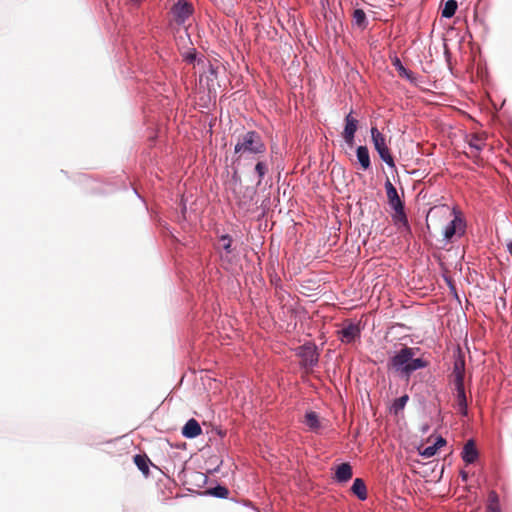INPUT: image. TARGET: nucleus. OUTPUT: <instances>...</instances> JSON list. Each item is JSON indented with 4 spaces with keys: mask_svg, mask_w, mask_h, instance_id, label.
Masks as SVG:
<instances>
[{
    "mask_svg": "<svg viewBox=\"0 0 512 512\" xmlns=\"http://www.w3.org/2000/svg\"><path fill=\"white\" fill-rule=\"evenodd\" d=\"M409 400V397L408 395H403L397 399L394 400L393 404H392V410L394 412V414H398L400 411H402L405 407V405L407 404Z\"/></svg>",
    "mask_w": 512,
    "mask_h": 512,
    "instance_id": "obj_26",
    "label": "nucleus"
},
{
    "mask_svg": "<svg viewBox=\"0 0 512 512\" xmlns=\"http://www.w3.org/2000/svg\"><path fill=\"white\" fill-rule=\"evenodd\" d=\"M202 433V428L197 420L189 419L182 428V435L186 438H195Z\"/></svg>",
    "mask_w": 512,
    "mask_h": 512,
    "instance_id": "obj_12",
    "label": "nucleus"
},
{
    "mask_svg": "<svg viewBox=\"0 0 512 512\" xmlns=\"http://www.w3.org/2000/svg\"><path fill=\"white\" fill-rule=\"evenodd\" d=\"M454 384L460 385L464 384V376H465V361L463 358L459 357L453 367Z\"/></svg>",
    "mask_w": 512,
    "mask_h": 512,
    "instance_id": "obj_14",
    "label": "nucleus"
},
{
    "mask_svg": "<svg viewBox=\"0 0 512 512\" xmlns=\"http://www.w3.org/2000/svg\"><path fill=\"white\" fill-rule=\"evenodd\" d=\"M415 354L416 349L404 346L389 359L388 369L408 380L414 371L428 366V362L422 358H414Z\"/></svg>",
    "mask_w": 512,
    "mask_h": 512,
    "instance_id": "obj_2",
    "label": "nucleus"
},
{
    "mask_svg": "<svg viewBox=\"0 0 512 512\" xmlns=\"http://www.w3.org/2000/svg\"><path fill=\"white\" fill-rule=\"evenodd\" d=\"M487 510H501L498 494L492 490L488 494Z\"/></svg>",
    "mask_w": 512,
    "mask_h": 512,
    "instance_id": "obj_22",
    "label": "nucleus"
},
{
    "mask_svg": "<svg viewBox=\"0 0 512 512\" xmlns=\"http://www.w3.org/2000/svg\"><path fill=\"white\" fill-rule=\"evenodd\" d=\"M357 129H358V120L356 118H354L352 116V113L350 112L345 117V127H344V131H343L342 135H343L345 142L351 147L354 145V136H355V132L357 131Z\"/></svg>",
    "mask_w": 512,
    "mask_h": 512,
    "instance_id": "obj_7",
    "label": "nucleus"
},
{
    "mask_svg": "<svg viewBox=\"0 0 512 512\" xmlns=\"http://www.w3.org/2000/svg\"><path fill=\"white\" fill-rule=\"evenodd\" d=\"M427 228L431 226L443 236L446 243H452L461 238L466 231L464 219L455 214L454 210L448 207L432 208L426 217Z\"/></svg>",
    "mask_w": 512,
    "mask_h": 512,
    "instance_id": "obj_1",
    "label": "nucleus"
},
{
    "mask_svg": "<svg viewBox=\"0 0 512 512\" xmlns=\"http://www.w3.org/2000/svg\"><path fill=\"white\" fill-rule=\"evenodd\" d=\"M486 136L484 134L475 133L470 135L468 139L469 147L471 148V154L473 157H478L479 152L486 145Z\"/></svg>",
    "mask_w": 512,
    "mask_h": 512,
    "instance_id": "obj_10",
    "label": "nucleus"
},
{
    "mask_svg": "<svg viewBox=\"0 0 512 512\" xmlns=\"http://www.w3.org/2000/svg\"><path fill=\"white\" fill-rule=\"evenodd\" d=\"M487 512H501V510H487Z\"/></svg>",
    "mask_w": 512,
    "mask_h": 512,
    "instance_id": "obj_35",
    "label": "nucleus"
},
{
    "mask_svg": "<svg viewBox=\"0 0 512 512\" xmlns=\"http://www.w3.org/2000/svg\"><path fill=\"white\" fill-rule=\"evenodd\" d=\"M437 451V447H435L434 445H430L420 450L419 453L424 458H430L433 457L437 453Z\"/></svg>",
    "mask_w": 512,
    "mask_h": 512,
    "instance_id": "obj_29",
    "label": "nucleus"
},
{
    "mask_svg": "<svg viewBox=\"0 0 512 512\" xmlns=\"http://www.w3.org/2000/svg\"><path fill=\"white\" fill-rule=\"evenodd\" d=\"M356 153H357V159H358L361 167L364 170H367L371 165L368 148L366 146H359L357 148Z\"/></svg>",
    "mask_w": 512,
    "mask_h": 512,
    "instance_id": "obj_18",
    "label": "nucleus"
},
{
    "mask_svg": "<svg viewBox=\"0 0 512 512\" xmlns=\"http://www.w3.org/2000/svg\"><path fill=\"white\" fill-rule=\"evenodd\" d=\"M394 214L392 216L393 221L399 228L403 227L406 231L409 230L408 219L404 210V206L400 208L393 209Z\"/></svg>",
    "mask_w": 512,
    "mask_h": 512,
    "instance_id": "obj_16",
    "label": "nucleus"
},
{
    "mask_svg": "<svg viewBox=\"0 0 512 512\" xmlns=\"http://www.w3.org/2000/svg\"><path fill=\"white\" fill-rule=\"evenodd\" d=\"M458 4L456 0H448L445 2L444 8L442 9V17L451 18L454 16L457 10Z\"/></svg>",
    "mask_w": 512,
    "mask_h": 512,
    "instance_id": "obj_20",
    "label": "nucleus"
},
{
    "mask_svg": "<svg viewBox=\"0 0 512 512\" xmlns=\"http://www.w3.org/2000/svg\"><path fill=\"white\" fill-rule=\"evenodd\" d=\"M304 424L313 432H318L322 427L319 416L314 411L305 414Z\"/></svg>",
    "mask_w": 512,
    "mask_h": 512,
    "instance_id": "obj_15",
    "label": "nucleus"
},
{
    "mask_svg": "<svg viewBox=\"0 0 512 512\" xmlns=\"http://www.w3.org/2000/svg\"><path fill=\"white\" fill-rule=\"evenodd\" d=\"M385 190L388 199V203L392 209L400 208L404 206V203L400 199L398 192L392 182L387 179L385 182Z\"/></svg>",
    "mask_w": 512,
    "mask_h": 512,
    "instance_id": "obj_9",
    "label": "nucleus"
},
{
    "mask_svg": "<svg viewBox=\"0 0 512 512\" xmlns=\"http://www.w3.org/2000/svg\"><path fill=\"white\" fill-rule=\"evenodd\" d=\"M460 476H461L463 481H467V479H468V473L467 472L461 471L460 472Z\"/></svg>",
    "mask_w": 512,
    "mask_h": 512,
    "instance_id": "obj_32",
    "label": "nucleus"
},
{
    "mask_svg": "<svg viewBox=\"0 0 512 512\" xmlns=\"http://www.w3.org/2000/svg\"><path fill=\"white\" fill-rule=\"evenodd\" d=\"M209 493L218 498H227L229 494V490L221 485H218L209 490Z\"/></svg>",
    "mask_w": 512,
    "mask_h": 512,
    "instance_id": "obj_28",
    "label": "nucleus"
},
{
    "mask_svg": "<svg viewBox=\"0 0 512 512\" xmlns=\"http://www.w3.org/2000/svg\"><path fill=\"white\" fill-rule=\"evenodd\" d=\"M255 172L257 173L258 178H259L258 181H257V186H259L262 183L263 177L268 172V165H267V163L258 159V161H257V163L255 165Z\"/></svg>",
    "mask_w": 512,
    "mask_h": 512,
    "instance_id": "obj_24",
    "label": "nucleus"
},
{
    "mask_svg": "<svg viewBox=\"0 0 512 512\" xmlns=\"http://www.w3.org/2000/svg\"><path fill=\"white\" fill-rule=\"evenodd\" d=\"M172 13L178 24H183L193 13V7L188 2L178 1L172 7Z\"/></svg>",
    "mask_w": 512,
    "mask_h": 512,
    "instance_id": "obj_6",
    "label": "nucleus"
},
{
    "mask_svg": "<svg viewBox=\"0 0 512 512\" xmlns=\"http://www.w3.org/2000/svg\"><path fill=\"white\" fill-rule=\"evenodd\" d=\"M234 152L239 158L252 156L259 159L266 152V144L258 132L251 130L238 136Z\"/></svg>",
    "mask_w": 512,
    "mask_h": 512,
    "instance_id": "obj_3",
    "label": "nucleus"
},
{
    "mask_svg": "<svg viewBox=\"0 0 512 512\" xmlns=\"http://www.w3.org/2000/svg\"><path fill=\"white\" fill-rule=\"evenodd\" d=\"M352 492L360 499H367V488L365 482L361 478H356L351 487Z\"/></svg>",
    "mask_w": 512,
    "mask_h": 512,
    "instance_id": "obj_17",
    "label": "nucleus"
},
{
    "mask_svg": "<svg viewBox=\"0 0 512 512\" xmlns=\"http://www.w3.org/2000/svg\"><path fill=\"white\" fill-rule=\"evenodd\" d=\"M478 458V450L476 448L474 440H468L462 451V459L467 464L474 463Z\"/></svg>",
    "mask_w": 512,
    "mask_h": 512,
    "instance_id": "obj_11",
    "label": "nucleus"
},
{
    "mask_svg": "<svg viewBox=\"0 0 512 512\" xmlns=\"http://www.w3.org/2000/svg\"><path fill=\"white\" fill-rule=\"evenodd\" d=\"M455 389L457 392V395H456L457 407L464 408V405L467 404V398H466V394H465L464 384L455 385Z\"/></svg>",
    "mask_w": 512,
    "mask_h": 512,
    "instance_id": "obj_25",
    "label": "nucleus"
},
{
    "mask_svg": "<svg viewBox=\"0 0 512 512\" xmlns=\"http://www.w3.org/2000/svg\"><path fill=\"white\" fill-rule=\"evenodd\" d=\"M393 65L395 66V68L397 69L399 75L401 77H405L407 78L408 80L410 81H413L414 80V77H413V73L410 71V70H407L401 63V61L396 58L393 62Z\"/></svg>",
    "mask_w": 512,
    "mask_h": 512,
    "instance_id": "obj_23",
    "label": "nucleus"
},
{
    "mask_svg": "<svg viewBox=\"0 0 512 512\" xmlns=\"http://www.w3.org/2000/svg\"><path fill=\"white\" fill-rule=\"evenodd\" d=\"M371 137L375 147V150L378 152L380 158L389 166L395 167L394 159L390 153L389 148L386 145L385 136L379 132L376 127L371 128Z\"/></svg>",
    "mask_w": 512,
    "mask_h": 512,
    "instance_id": "obj_4",
    "label": "nucleus"
},
{
    "mask_svg": "<svg viewBox=\"0 0 512 512\" xmlns=\"http://www.w3.org/2000/svg\"><path fill=\"white\" fill-rule=\"evenodd\" d=\"M352 17H353L354 23L358 27H362V28L366 27L368 22H367L366 14L362 9H355L353 11Z\"/></svg>",
    "mask_w": 512,
    "mask_h": 512,
    "instance_id": "obj_21",
    "label": "nucleus"
},
{
    "mask_svg": "<svg viewBox=\"0 0 512 512\" xmlns=\"http://www.w3.org/2000/svg\"><path fill=\"white\" fill-rule=\"evenodd\" d=\"M134 463L138 469L147 477L149 475V463L150 459L147 455L137 454L134 456Z\"/></svg>",
    "mask_w": 512,
    "mask_h": 512,
    "instance_id": "obj_19",
    "label": "nucleus"
},
{
    "mask_svg": "<svg viewBox=\"0 0 512 512\" xmlns=\"http://www.w3.org/2000/svg\"><path fill=\"white\" fill-rule=\"evenodd\" d=\"M194 59H195V55H193V54H189L187 56V60L190 61V62L193 61Z\"/></svg>",
    "mask_w": 512,
    "mask_h": 512,
    "instance_id": "obj_33",
    "label": "nucleus"
},
{
    "mask_svg": "<svg viewBox=\"0 0 512 512\" xmlns=\"http://www.w3.org/2000/svg\"><path fill=\"white\" fill-rule=\"evenodd\" d=\"M337 333L339 339L343 343H352L353 341L360 337V329L358 325L353 323L344 326Z\"/></svg>",
    "mask_w": 512,
    "mask_h": 512,
    "instance_id": "obj_8",
    "label": "nucleus"
},
{
    "mask_svg": "<svg viewBox=\"0 0 512 512\" xmlns=\"http://www.w3.org/2000/svg\"><path fill=\"white\" fill-rule=\"evenodd\" d=\"M353 476L352 467L349 463H342L337 466L335 479L340 483L348 482Z\"/></svg>",
    "mask_w": 512,
    "mask_h": 512,
    "instance_id": "obj_13",
    "label": "nucleus"
},
{
    "mask_svg": "<svg viewBox=\"0 0 512 512\" xmlns=\"http://www.w3.org/2000/svg\"><path fill=\"white\" fill-rule=\"evenodd\" d=\"M507 249H508L509 253L512 255V242L507 244Z\"/></svg>",
    "mask_w": 512,
    "mask_h": 512,
    "instance_id": "obj_34",
    "label": "nucleus"
},
{
    "mask_svg": "<svg viewBox=\"0 0 512 512\" xmlns=\"http://www.w3.org/2000/svg\"><path fill=\"white\" fill-rule=\"evenodd\" d=\"M219 247L230 254L232 252V238L229 235H222L219 239Z\"/></svg>",
    "mask_w": 512,
    "mask_h": 512,
    "instance_id": "obj_27",
    "label": "nucleus"
},
{
    "mask_svg": "<svg viewBox=\"0 0 512 512\" xmlns=\"http://www.w3.org/2000/svg\"><path fill=\"white\" fill-rule=\"evenodd\" d=\"M446 440L442 437H438L436 442L433 444L435 447H437V450L441 447L445 446Z\"/></svg>",
    "mask_w": 512,
    "mask_h": 512,
    "instance_id": "obj_30",
    "label": "nucleus"
},
{
    "mask_svg": "<svg viewBox=\"0 0 512 512\" xmlns=\"http://www.w3.org/2000/svg\"><path fill=\"white\" fill-rule=\"evenodd\" d=\"M300 364L306 370L311 369L318 363L319 354L314 345H303L299 348Z\"/></svg>",
    "mask_w": 512,
    "mask_h": 512,
    "instance_id": "obj_5",
    "label": "nucleus"
},
{
    "mask_svg": "<svg viewBox=\"0 0 512 512\" xmlns=\"http://www.w3.org/2000/svg\"><path fill=\"white\" fill-rule=\"evenodd\" d=\"M457 408H458L459 413H461L463 416H466L468 414L467 404L464 405V408L463 407H457Z\"/></svg>",
    "mask_w": 512,
    "mask_h": 512,
    "instance_id": "obj_31",
    "label": "nucleus"
}]
</instances>
